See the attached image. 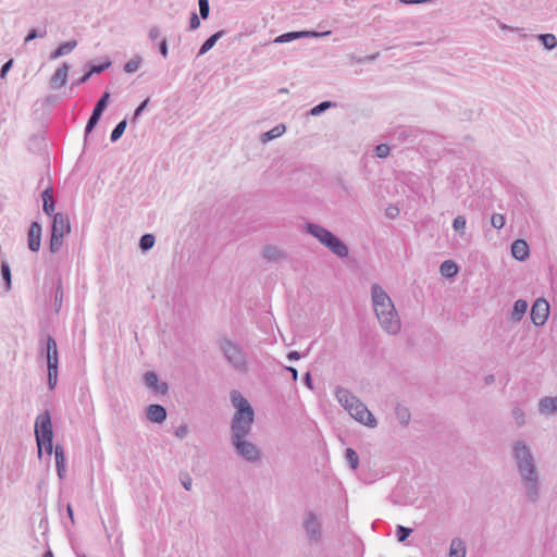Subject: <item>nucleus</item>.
<instances>
[{"label": "nucleus", "instance_id": "1", "mask_svg": "<svg viewBox=\"0 0 557 557\" xmlns=\"http://www.w3.org/2000/svg\"><path fill=\"white\" fill-rule=\"evenodd\" d=\"M512 457L522 478L525 495L534 504L540 499V476L531 449L523 441H517L512 444Z\"/></svg>", "mask_w": 557, "mask_h": 557}, {"label": "nucleus", "instance_id": "2", "mask_svg": "<svg viewBox=\"0 0 557 557\" xmlns=\"http://www.w3.org/2000/svg\"><path fill=\"white\" fill-rule=\"evenodd\" d=\"M371 299L375 315L382 329L388 334H397L401 326L400 320L391 297L381 285L376 283L372 284Z\"/></svg>", "mask_w": 557, "mask_h": 557}, {"label": "nucleus", "instance_id": "3", "mask_svg": "<svg viewBox=\"0 0 557 557\" xmlns=\"http://www.w3.org/2000/svg\"><path fill=\"white\" fill-rule=\"evenodd\" d=\"M231 403L235 408V413L231 421V440L246 437L251 432L255 421L253 408L238 391L231 392Z\"/></svg>", "mask_w": 557, "mask_h": 557}, {"label": "nucleus", "instance_id": "4", "mask_svg": "<svg viewBox=\"0 0 557 557\" xmlns=\"http://www.w3.org/2000/svg\"><path fill=\"white\" fill-rule=\"evenodd\" d=\"M335 396L338 403L349 412V414L358 422L374 428L376 420L369 411L367 406L360 401L350 391L345 387L338 386L335 391Z\"/></svg>", "mask_w": 557, "mask_h": 557}, {"label": "nucleus", "instance_id": "5", "mask_svg": "<svg viewBox=\"0 0 557 557\" xmlns=\"http://www.w3.org/2000/svg\"><path fill=\"white\" fill-rule=\"evenodd\" d=\"M38 350L39 356L47 360L48 387L54 389L59 370V352L55 339L51 335H40Z\"/></svg>", "mask_w": 557, "mask_h": 557}, {"label": "nucleus", "instance_id": "6", "mask_svg": "<svg viewBox=\"0 0 557 557\" xmlns=\"http://www.w3.org/2000/svg\"><path fill=\"white\" fill-rule=\"evenodd\" d=\"M219 347L226 361L236 371L240 373H246L248 371L247 354L238 343L233 342L227 337H223L219 341Z\"/></svg>", "mask_w": 557, "mask_h": 557}, {"label": "nucleus", "instance_id": "7", "mask_svg": "<svg viewBox=\"0 0 557 557\" xmlns=\"http://www.w3.org/2000/svg\"><path fill=\"white\" fill-rule=\"evenodd\" d=\"M35 437L38 446V455L41 456L42 447L51 455L53 451V430L51 417L48 411L40 413L35 421Z\"/></svg>", "mask_w": 557, "mask_h": 557}, {"label": "nucleus", "instance_id": "8", "mask_svg": "<svg viewBox=\"0 0 557 557\" xmlns=\"http://www.w3.org/2000/svg\"><path fill=\"white\" fill-rule=\"evenodd\" d=\"M302 528L309 543L319 544L322 541V519L318 513L306 510L302 518Z\"/></svg>", "mask_w": 557, "mask_h": 557}, {"label": "nucleus", "instance_id": "9", "mask_svg": "<svg viewBox=\"0 0 557 557\" xmlns=\"http://www.w3.org/2000/svg\"><path fill=\"white\" fill-rule=\"evenodd\" d=\"M232 445L237 455L248 462H256L261 458L260 449L251 442L246 441V437L232 438Z\"/></svg>", "mask_w": 557, "mask_h": 557}, {"label": "nucleus", "instance_id": "10", "mask_svg": "<svg viewBox=\"0 0 557 557\" xmlns=\"http://www.w3.org/2000/svg\"><path fill=\"white\" fill-rule=\"evenodd\" d=\"M109 99H110V92L104 91L102 94V96L98 99V101L96 102V104L92 109V112L87 121L86 126H85V135H84L85 141L87 140L89 134L94 131V128L99 123L104 110L108 107Z\"/></svg>", "mask_w": 557, "mask_h": 557}, {"label": "nucleus", "instance_id": "11", "mask_svg": "<svg viewBox=\"0 0 557 557\" xmlns=\"http://www.w3.org/2000/svg\"><path fill=\"white\" fill-rule=\"evenodd\" d=\"M531 320L534 325L542 326L549 315V304L544 298H537L531 307Z\"/></svg>", "mask_w": 557, "mask_h": 557}, {"label": "nucleus", "instance_id": "12", "mask_svg": "<svg viewBox=\"0 0 557 557\" xmlns=\"http://www.w3.org/2000/svg\"><path fill=\"white\" fill-rule=\"evenodd\" d=\"M421 133L422 131L414 126H397L392 133V139L398 143L413 144Z\"/></svg>", "mask_w": 557, "mask_h": 557}, {"label": "nucleus", "instance_id": "13", "mask_svg": "<svg viewBox=\"0 0 557 557\" xmlns=\"http://www.w3.org/2000/svg\"><path fill=\"white\" fill-rule=\"evenodd\" d=\"M71 232L70 219L66 214L58 212L53 215L51 233L64 236Z\"/></svg>", "mask_w": 557, "mask_h": 557}, {"label": "nucleus", "instance_id": "14", "mask_svg": "<svg viewBox=\"0 0 557 557\" xmlns=\"http://www.w3.org/2000/svg\"><path fill=\"white\" fill-rule=\"evenodd\" d=\"M28 248L33 252H37L41 244V224L38 221L32 222L27 233Z\"/></svg>", "mask_w": 557, "mask_h": 557}, {"label": "nucleus", "instance_id": "15", "mask_svg": "<svg viewBox=\"0 0 557 557\" xmlns=\"http://www.w3.org/2000/svg\"><path fill=\"white\" fill-rule=\"evenodd\" d=\"M70 69V64L64 62L60 67L55 70L50 78V87L52 89H60L66 84Z\"/></svg>", "mask_w": 557, "mask_h": 557}, {"label": "nucleus", "instance_id": "16", "mask_svg": "<svg viewBox=\"0 0 557 557\" xmlns=\"http://www.w3.org/2000/svg\"><path fill=\"white\" fill-rule=\"evenodd\" d=\"M306 228L307 232L314 238H317L323 246L326 245V243L333 235V233L327 228L314 223H307Z\"/></svg>", "mask_w": 557, "mask_h": 557}, {"label": "nucleus", "instance_id": "17", "mask_svg": "<svg viewBox=\"0 0 557 557\" xmlns=\"http://www.w3.org/2000/svg\"><path fill=\"white\" fill-rule=\"evenodd\" d=\"M334 255L339 258H345L349 253L348 246L336 235H332L329 242L325 245Z\"/></svg>", "mask_w": 557, "mask_h": 557}, {"label": "nucleus", "instance_id": "18", "mask_svg": "<svg viewBox=\"0 0 557 557\" xmlns=\"http://www.w3.org/2000/svg\"><path fill=\"white\" fill-rule=\"evenodd\" d=\"M511 255L518 261H525L530 256V248L524 239H516L511 244Z\"/></svg>", "mask_w": 557, "mask_h": 557}, {"label": "nucleus", "instance_id": "19", "mask_svg": "<svg viewBox=\"0 0 557 557\" xmlns=\"http://www.w3.org/2000/svg\"><path fill=\"white\" fill-rule=\"evenodd\" d=\"M147 418L154 423H162L166 419V409L159 404L149 405L146 409Z\"/></svg>", "mask_w": 557, "mask_h": 557}, {"label": "nucleus", "instance_id": "20", "mask_svg": "<svg viewBox=\"0 0 557 557\" xmlns=\"http://www.w3.org/2000/svg\"><path fill=\"white\" fill-rule=\"evenodd\" d=\"M145 384L157 393L164 394L168 391V384L162 382L159 384V379L156 372L148 371L144 375Z\"/></svg>", "mask_w": 557, "mask_h": 557}, {"label": "nucleus", "instance_id": "21", "mask_svg": "<svg viewBox=\"0 0 557 557\" xmlns=\"http://www.w3.org/2000/svg\"><path fill=\"white\" fill-rule=\"evenodd\" d=\"M539 412L541 414H554L557 412V396H545L539 401Z\"/></svg>", "mask_w": 557, "mask_h": 557}, {"label": "nucleus", "instance_id": "22", "mask_svg": "<svg viewBox=\"0 0 557 557\" xmlns=\"http://www.w3.org/2000/svg\"><path fill=\"white\" fill-rule=\"evenodd\" d=\"M53 449L58 476L60 479H63L65 476L66 471L64 449L61 445H57Z\"/></svg>", "mask_w": 557, "mask_h": 557}, {"label": "nucleus", "instance_id": "23", "mask_svg": "<svg viewBox=\"0 0 557 557\" xmlns=\"http://www.w3.org/2000/svg\"><path fill=\"white\" fill-rule=\"evenodd\" d=\"M76 46H77V40L65 41V42L61 44L54 51L51 52L49 59L55 60L65 54H69L76 48Z\"/></svg>", "mask_w": 557, "mask_h": 557}, {"label": "nucleus", "instance_id": "24", "mask_svg": "<svg viewBox=\"0 0 557 557\" xmlns=\"http://www.w3.org/2000/svg\"><path fill=\"white\" fill-rule=\"evenodd\" d=\"M528 306L529 305H528L527 300H524V299L516 300L515 304H513L511 313H510V319L513 322L521 321L523 315L525 314V312L528 310Z\"/></svg>", "mask_w": 557, "mask_h": 557}, {"label": "nucleus", "instance_id": "25", "mask_svg": "<svg viewBox=\"0 0 557 557\" xmlns=\"http://www.w3.org/2000/svg\"><path fill=\"white\" fill-rule=\"evenodd\" d=\"M225 33L226 32L224 29H221V30L212 34L210 37H208L203 41V44L200 46V49L198 51V55H203L209 50H211L214 47V45L216 44V41L225 35Z\"/></svg>", "mask_w": 557, "mask_h": 557}, {"label": "nucleus", "instance_id": "26", "mask_svg": "<svg viewBox=\"0 0 557 557\" xmlns=\"http://www.w3.org/2000/svg\"><path fill=\"white\" fill-rule=\"evenodd\" d=\"M449 557H466V543L460 537L451 540L449 547Z\"/></svg>", "mask_w": 557, "mask_h": 557}, {"label": "nucleus", "instance_id": "27", "mask_svg": "<svg viewBox=\"0 0 557 557\" xmlns=\"http://www.w3.org/2000/svg\"><path fill=\"white\" fill-rule=\"evenodd\" d=\"M262 256L268 261H278L285 257V253L278 247L268 245L263 248Z\"/></svg>", "mask_w": 557, "mask_h": 557}, {"label": "nucleus", "instance_id": "28", "mask_svg": "<svg viewBox=\"0 0 557 557\" xmlns=\"http://www.w3.org/2000/svg\"><path fill=\"white\" fill-rule=\"evenodd\" d=\"M440 273L447 278H451L458 273V265L453 260H445L440 265Z\"/></svg>", "mask_w": 557, "mask_h": 557}, {"label": "nucleus", "instance_id": "29", "mask_svg": "<svg viewBox=\"0 0 557 557\" xmlns=\"http://www.w3.org/2000/svg\"><path fill=\"white\" fill-rule=\"evenodd\" d=\"M285 131H286V127L284 124H277L270 131L263 133L261 139L263 143H268L270 140H273V139L282 136L285 133Z\"/></svg>", "mask_w": 557, "mask_h": 557}, {"label": "nucleus", "instance_id": "30", "mask_svg": "<svg viewBox=\"0 0 557 557\" xmlns=\"http://www.w3.org/2000/svg\"><path fill=\"white\" fill-rule=\"evenodd\" d=\"M536 38L547 50H553L557 47V38L554 34H540Z\"/></svg>", "mask_w": 557, "mask_h": 557}, {"label": "nucleus", "instance_id": "31", "mask_svg": "<svg viewBox=\"0 0 557 557\" xmlns=\"http://www.w3.org/2000/svg\"><path fill=\"white\" fill-rule=\"evenodd\" d=\"M127 126V120L126 119H123L122 121H120L115 127L113 128V131L111 132V135H110V140L112 143H115L124 134L125 132V128Z\"/></svg>", "mask_w": 557, "mask_h": 557}, {"label": "nucleus", "instance_id": "32", "mask_svg": "<svg viewBox=\"0 0 557 557\" xmlns=\"http://www.w3.org/2000/svg\"><path fill=\"white\" fill-rule=\"evenodd\" d=\"M63 301V286H62V280L59 278L57 282L55 293H54V300H53V307L54 311L59 312L62 307Z\"/></svg>", "mask_w": 557, "mask_h": 557}, {"label": "nucleus", "instance_id": "33", "mask_svg": "<svg viewBox=\"0 0 557 557\" xmlns=\"http://www.w3.org/2000/svg\"><path fill=\"white\" fill-rule=\"evenodd\" d=\"M345 459L347 460V462L349 463V467L352 469V470H356L359 466V456L357 454V451L352 448H346L345 450Z\"/></svg>", "mask_w": 557, "mask_h": 557}, {"label": "nucleus", "instance_id": "34", "mask_svg": "<svg viewBox=\"0 0 557 557\" xmlns=\"http://www.w3.org/2000/svg\"><path fill=\"white\" fill-rule=\"evenodd\" d=\"M334 107H336V102L325 100V101H322L319 104L314 106L310 110V114L313 116H317V115H320L321 113L325 112L327 109L334 108Z\"/></svg>", "mask_w": 557, "mask_h": 557}, {"label": "nucleus", "instance_id": "35", "mask_svg": "<svg viewBox=\"0 0 557 557\" xmlns=\"http://www.w3.org/2000/svg\"><path fill=\"white\" fill-rule=\"evenodd\" d=\"M63 237L64 236L51 233L50 242H49V250L51 253H57L60 251V249L63 245Z\"/></svg>", "mask_w": 557, "mask_h": 557}, {"label": "nucleus", "instance_id": "36", "mask_svg": "<svg viewBox=\"0 0 557 557\" xmlns=\"http://www.w3.org/2000/svg\"><path fill=\"white\" fill-rule=\"evenodd\" d=\"M141 63L143 58L140 55H135L124 64V71L128 74L134 73L139 69Z\"/></svg>", "mask_w": 557, "mask_h": 557}, {"label": "nucleus", "instance_id": "37", "mask_svg": "<svg viewBox=\"0 0 557 557\" xmlns=\"http://www.w3.org/2000/svg\"><path fill=\"white\" fill-rule=\"evenodd\" d=\"M296 39H300V30L284 33V34L277 36L273 42L274 44H285V42H290Z\"/></svg>", "mask_w": 557, "mask_h": 557}, {"label": "nucleus", "instance_id": "38", "mask_svg": "<svg viewBox=\"0 0 557 557\" xmlns=\"http://www.w3.org/2000/svg\"><path fill=\"white\" fill-rule=\"evenodd\" d=\"M154 243L156 238L152 234H145L139 239V248L143 251H148L153 247Z\"/></svg>", "mask_w": 557, "mask_h": 557}, {"label": "nucleus", "instance_id": "39", "mask_svg": "<svg viewBox=\"0 0 557 557\" xmlns=\"http://www.w3.org/2000/svg\"><path fill=\"white\" fill-rule=\"evenodd\" d=\"M47 36V28H32L26 35L24 42L27 44L36 38H44Z\"/></svg>", "mask_w": 557, "mask_h": 557}, {"label": "nucleus", "instance_id": "40", "mask_svg": "<svg viewBox=\"0 0 557 557\" xmlns=\"http://www.w3.org/2000/svg\"><path fill=\"white\" fill-rule=\"evenodd\" d=\"M396 417L400 424L408 425L410 421V412L406 407L398 406L396 408Z\"/></svg>", "mask_w": 557, "mask_h": 557}, {"label": "nucleus", "instance_id": "41", "mask_svg": "<svg viewBox=\"0 0 557 557\" xmlns=\"http://www.w3.org/2000/svg\"><path fill=\"white\" fill-rule=\"evenodd\" d=\"M1 276L5 284V289L10 290L11 288V269L10 265L5 262H1Z\"/></svg>", "mask_w": 557, "mask_h": 557}, {"label": "nucleus", "instance_id": "42", "mask_svg": "<svg viewBox=\"0 0 557 557\" xmlns=\"http://www.w3.org/2000/svg\"><path fill=\"white\" fill-rule=\"evenodd\" d=\"M111 64H112L111 61L107 59L101 64H91V65H89V70L87 72L90 73V76L94 75V74H100L103 71H106L107 69H109L111 66Z\"/></svg>", "mask_w": 557, "mask_h": 557}, {"label": "nucleus", "instance_id": "43", "mask_svg": "<svg viewBox=\"0 0 557 557\" xmlns=\"http://www.w3.org/2000/svg\"><path fill=\"white\" fill-rule=\"evenodd\" d=\"M411 533H412L411 528H407L404 525H397V528H396V537H397L398 542H405L410 536Z\"/></svg>", "mask_w": 557, "mask_h": 557}, {"label": "nucleus", "instance_id": "44", "mask_svg": "<svg viewBox=\"0 0 557 557\" xmlns=\"http://www.w3.org/2000/svg\"><path fill=\"white\" fill-rule=\"evenodd\" d=\"M199 15L202 20H207L210 14L209 0H198Z\"/></svg>", "mask_w": 557, "mask_h": 557}, {"label": "nucleus", "instance_id": "45", "mask_svg": "<svg viewBox=\"0 0 557 557\" xmlns=\"http://www.w3.org/2000/svg\"><path fill=\"white\" fill-rule=\"evenodd\" d=\"M466 223H467V221L463 215H457L453 221V228L456 232L463 234L465 228H466Z\"/></svg>", "mask_w": 557, "mask_h": 557}, {"label": "nucleus", "instance_id": "46", "mask_svg": "<svg viewBox=\"0 0 557 557\" xmlns=\"http://www.w3.org/2000/svg\"><path fill=\"white\" fill-rule=\"evenodd\" d=\"M331 34L330 30L326 32H315V30H300V38H320L325 37Z\"/></svg>", "mask_w": 557, "mask_h": 557}, {"label": "nucleus", "instance_id": "47", "mask_svg": "<svg viewBox=\"0 0 557 557\" xmlns=\"http://www.w3.org/2000/svg\"><path fill=\"white\" fill-rule=\"evenodd\" d=\"M505 222H506V219L503 214L500 213H494L492 216H491V224L494 228L496 230H500L504 227L505 225Z\"/></svg>", "mask_w": 557, "mask_h": 557}, {"label": "nucleus", "instance_id": "48", "mask_svg": "<svg viewBox=\"0 0 557 557\" xmlns=\"http://www.w3.org/2000/svg\"><path fill=\"white\" fill-rule=\"evenodd\" d=\"M512 417L518 426H522L525 424L524 411L520 407H515L512 409Z\"/></svg>", "mask_w": 557, "mask_h": 557}, {"label": "nucleus", "instance_id": "49", "mask_svg": "<svg viewBox=\"0 0 557 557\" xmlns=\"http://www.w3.org/2000/svg\"><path fill=\"white\" fill-rule=\"evenodd\" d=\"M389 150L391 149H389L388 145L380 144V145L375 146L374 154H375V157H377L380 159H384L389 154Z\"/></svg>", "mask_w": 557, "mask_h": 557}, {"label": "nucleus", "instance_id": "50", "mask_svg": "<svg viewBox=\"0 0 557 557\" xmlns=\"http://www.w3.org/2000/svg\"><path fill=\"white\" fill-rule=\"evenodd\" d=\"M149 103V98L145 99L143 102L139 103V106L135 109L134 111V114H133V117H132V122L133 123H136L137 120L139 119V116L141 115V113L145 111V109L147 108Z\"/></svg>", "mask_w": 557, "mask_h": 557}, {"label": "nucleus", "instance_id": "51", "mask_svg": "<svg viewBox=\"0 0 557 557\" xmlns=\"http://www.w3.org/2000/svg\"><path fill=\"white\" fill-rule=\"evenodd\" d=\"M54 208H55V201L54 200H51V201H45L42 203V210L44 212L49 215V216H52L55 214L54 213Z\"/></svg>", "mask_w": 557, "mask_h": 557}, {"label": "nucleus", "instance_id": "52", "mask_svg": "<svg viewBox=\"0 0 557 557\" xmlns=\"http://www.w3.org/2000/svg\"><path fill=\"white\" fill-rule=\"evenodd\" d=\"M200 26V15H198L196 12H191L190 18H189V29L195 30Z\"/></svg>", "mask_w": 557, "mask_h": 557}, {"label": "nucleus", "instance_id": "53", "mask_svg": "<svg viewBox=\"0 0 557 557\" xmlns=\"http://www.w3.org/2000/svg\"><path fill=\"white\" fill-rule=\"evenodd\" d=\"M158 48H159V52L160 54L165 59L168 58V54H169V47H168V41L165 38H162L160 40V42L158 44Z\"/></svg>", "mask_w": 557, "mask_h": 557}, {"label": "nucleus", "instance_id": "54", "mask_svg": "<svg viewBox=\"0 0 557 557\" xmlns=\"http://www.w3.org/2000/svg\"><path fill=\"white\" fill-rule=\"evenodd\" d=\"M41 199H42V202H45L46 200L47 201L54 200V198H53V189H52L51 186H49L46 189H44V191L41 193Z\"/></svg>", "mask_w": 557, "mask_h": 557}, {"label": "nucleus", "instance_id": "55", "mask_svg": "<svg viewBox=\"0 0 557 557\" xmlns=\"http://www.w3.org/2000/svg\"><path fill=\"white\" fill-rule=\"evenodd\" d=\"M161 35L160 28L158 26H152L148 32V38L151 41H156Z\"/></svg>", "mask_w": 557, "mask_h": 557}, {"label": "nucleus", "instance_id": "56", "mask_svg": "<svg viewBox=\"0 0 557 557\" xmlns=\"http://www.w3.org/2000/svg\"><path fill=\"white\" fill-rule=\"evenodd\" d=\"M13 65V59L8 60L0 69V77L4 78Z\"/></svg>", "mask_w": 557, "mask_h": 557}, {"label": "nucleus", "instance_id": "57", "mask_svg": "<svg viewBox=\"0 0 557 557\" xmlns=\"http://www.w3.org/2000/svg\"><path fill=\"white\" fill-rule=\"evenodd\" d=\"M379 57H380L379 52H375L373 54H369L366 57H359L358 63L361 64V63L372 62V61H375Z\"/></svg>", "mask_w": 557, "mask_h": 557}, {"label": "nucleus", "instance_id": "58", "mask_svg": "<svg viewBox=\"0 0 557 557\" xmlns=\"http://www.w3.org/2000/svg\"><path fill=\"white\" fill-rule=\"evenodd\" d=\"M90 77H91L90 73L86 72L81 78H78L76 82L72 83V88L74 86H78V85L85 84Z\"/></svg>", "mask_w": 557, "mask_h": 557}, {"label": "nucleus", "instance_id": "59", "mask_svg": "<svg viewBox=\"0 0 557 557\" xmlns=\"http://www.w3.org/2000/svg\"><path fill=\"white\" fill-rule=\"evenodd\" d=\"M399 214V209L397 207H389L386 209V215L389 219H395Z\"/></svg>", "mask_w": 557, "mask_h": 557}, {"label": "nucleus", "instance_id": "60", "mask_svg": "<svg viewBox=\"0 0 557 557\" xmlns=\"http://www.w3.org/2000/svg\"><path fill=\"white\" fill-rule=\"evenodd\" d=\"M403 4H423V3H430L433 0H398Z\"/></svg>", "mask_w": 557, "mask_h": 557}, {"label": "nucleus", "instance_id": "61", "mask_svg": "<svg viewBox=\"0 0 557 557\" xmlns=\"http://www.w3.org/2000/svg\"><path fill=\"white\" fill-rule=\"evenodd\" d=\"M302 381H304L305 385L308 386L310 389L313 388L312 377H311V373L309 371L304 374Z\"/></svg>", "mask_w": 557, "mask_h": 557}, {"label": "nucleus", "instance_id": "62", "mask_svg": "<svg viewBox=\"0 0 557 557\" xmlns=\"http://www.w3.org/2000/svg\"><path fill=\"white\" fill-rule=\"evenodd\" d=\"M301 358V354L297 350H292L287 354V359L289 361H296V360H299Z\"/></svg>", "mask_w": 557, "mask_h": 557}, {"label": "nucleus", "instance_id": "63", "mask_svg": "<svg viewBox=\"0 0 557 557\" xmlns=\"http://www.w3.org/2000/svg\"><path fill=\"white\" fill-rule=\"evenodd\" d=\"M193 484V480L189 475H186L184 480H182V485L186 491H190Z\"/></svg>", "mask_w": 557, "mask_h": 557}, {"label": "nucleus", "instance_id": "64", "mask_svg": "<svg viewBox=\"0 0 557 557\" xmlns=\"http://www.w3.org/2000/svg\"><path fill=\"white\" fill-rule=\"evenodd\" d=\"M285 369L292 374L293 381H297V379H298V371H297V369L294 368V367H286Z\"/></svg>", "mask_w": 557, "mask_h": 557}]
</instances>
